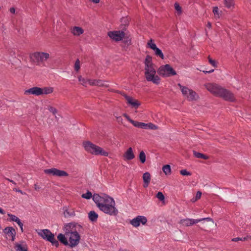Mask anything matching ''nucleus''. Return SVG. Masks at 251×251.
Listing matches in <instances>:
<instances>
[{"instance_id":"obj_11","label":"nucleus","mask_w":251,"mask_h":251,"mask_svg":"<svg viewBox=\"0 0 251 251\" xmlns=\"http://www.w3.org/2000/svg\"><path fill=\"white\" fill-rule=\"evenodd\" d=\"M107 35L111 39L118 42L123 39L125 36V33L122 30H117L109 31L107 33Z\"/></svg>"},{"instance_id":"obj_30","label":"nucleus","mask_w":251,"mask_h":251,"mask_svg":"<svg viewBox=\"0 0 251 251\" xmlns=\"http://www.w3.org/2000/svg\"><path fill=\"white\" fill-rule=\"evenodd\" d=\"M8 216L9 217L10 221L15 222L17 223L21 221L20 219L14 215L11 214H8Z\"/></svg>"},{"instance_id":"obj_13","label":"nucleus","mask_w":251,"mask_h":251,"mask_svg":"<svg viewBox=\"0 0 251 251\" xmlns=\"http://www.w3.org/2000/svg\"><path fill=\"white\" fill-rule=\"evenodd\" d=\"M45 173L47 174H51L53 176H68V174L63 170H60L56 168H51L45 170Z\"/></svg>"},{"instance_id":"obj_40","label":"nucleus","mask_w":251,"mask_h":251,"mask_svg":"<svg viewBox=\"0 0 251 251\" xmlns=\"http://www.w3.org/2000/svg\"><path fill=\"white\" fill-rule=\"evenodd\" d=\"M180 173L182 176H191V173L187 171L186 169L181 170L180 171Z\"/></svg>"},{"instance_id":"obj_58","label":"nucleus","mask_w":251,"mask_h":251,"mask_svg":"<svg viewBox=\"0 0 251 251\" xmlns=\"http://www.w3.org/2000/svg\"><path fill=\"white\" fill-rule=\"evenodd\" d=\"M0 213L2 214H4L5 213L4 210L1 208H0Z\"/></svg>"},{"instance_id":"obj_51","label":"nucleus","mask_w":251,"mask_h":251,"mask_svg":"<svg viewBox=\"0 0 251 251\" xmlns=\"http://www.w3.org/2000/svg\"><path fill=\"white\" fill-rule=\"evenodd\" d=\"M13 190L16 191V192H19V193H20L22 194H25V192H23L21 190H20V189H17V188H14V189H13Z\"/></svg>"},{"instance_id":"obj_27","label":"nucleus","mask_w":251,"mask_h":251,"mask_svg":"<svg viewBox=\"0 0 251 251\" xmlns=\"http://www.w3.org/2000/svg\"><path fill=\"white\" fill-rule=\"evenodd\" d=\"M177 85L179 87L180 89H181L182 94L184 96H187L189 93V91L190 90V89H188L186 87L182 86L180 83H178Z\"/></svg>"},{"instance_id":"obj_50","label":"nucleus","mask_w":251,"mask_h":251,"mask_svg":"<svg viewBox=\"0 0 251 251\" xmlns=\"http://www.w3.org/2000/svg\"><path fill=\"white\" fill-rule=\"evenodd\" d=\"M117 121L119 123L122 124L123 123V119L121 116L117 117Z\"/></svg>"},{"instance_id":"obj_22","label":"nucleus","mask_w":251,"mask_h":251,"mask_svg":"<svg viewBox=\"0 0 251 251\" xmlns=\"http://www.w3.org/2000/svg\"><path fill=\"white\" fill-rule=\"evenodd\" d=\"M63 214L65 217L69 218L75 216V212L73 209L69 210L66 207L64 209Z\"/></svg>"},{"instance_id":"obj_48","label":"nucleus","mask_w":251,"mask_h":251,"mask_svg":"<svg viewBox=\"0 0 251 251\" xmlns=\"http://www.w3.org/2000/svg\"><path fill=\"white\" fill-rule=\"evenodd\" d=\"M199 220H200V222L202 221H213L212 219L210 218V217L203 218H202V219H200Z\"/></svg>"},{"instance_id":"obj_46","label":"nucleus","mask_w":251,"mask_h":251,"mask_svg":"<svg viewBox=\"0 0 251 251\" xmlns=\"http://www.w3.org/2000/svg\"><path fill=\"white\" fill-rule=\"evenodd\" d=\"M88 81L91 85H96V79H88Z\"/></svg>"},{"instance_id":"obj_44","label":"nucleus","mask_w":251,"mask_h":251,"mask_svg":"<svg viewBox=\"0 0 251 251\" xmlns=\"http://www.w3.org/2000/svg\"><path fill=\"white\" fill-rule=\"evenodd\" d=\"M49 110L51 113H52L54 115H55L57 112V109L55 108L52 106H50L49 108Z\"/></svg>"},{"instance_id":"obj_10","label":"nucleus","mask_w":251,"mask_h":251,"mask_svg":"<svg viewBox=\"0 0 251 251\" xmlns=\"http://www.w3.org/2000/svg\"><path fill=\"white\" fill-rule=\"evenodd\" d=\"M109 90L110 91L114 92H116L117 93L120 94L121 95H122L123 97H124L125 99L126 100L127 103L129 104H130L133 107L137 108L141 104V103H140V102L138 100H134L132 97L127 96L126 94L125 93H124L121 91H119L118 90L114 91L113 90Z\"/></svg>"},{"instance_id":"obj_55","label":"nucleus","mask_w":251,"mask_h":251,"mask_svg":"<svg viewBox=\"0 0 251 251\" xmlns=\"http://www.w3.org/2000/svg\"><path fill=\"white\" fill-rule=\"evenodd\" d=\"M92 2L94 3H98L100 2V0H90Z\"/></svg>"},{"instance_id":"obj_52","label":"nucleus","mask_w":251,"mask_h":251,"mask_svg":"<svg viewBox=\"0 0 251 251\" xmlns=\"http://www.w3.org/2000/svg\"><path fill=\"white\" fill-rule=\"evenodd\" d=\"M9 11L12 13V14H14L15 13V9L14 8V7H11L10 9H9Z\"/></svg>"},{"instance_id":"obj_29","label":"nucleus","mask_w":251,"mask_h":251,"mask_svg":"<svg viewBox=\"0 0 251 251\" xmlns=\"http://www.w3.org/2000/svg\"><path fill=\"white\" fill-rule=\"evenodd\" d=\"M96 86H98L100 87H108V85L105 84V82L104 81H103L102 80L100 79H96Z\"/></svg>"},{"instance_id":"obj_49","label":"nucleus","mask_w":251,"mask_h":251,"mask_svg":"<svg viewBox=\"0 0 251 251\" xmlns=\"http://www.w3.org/2000/svg\"><path fill=\"white\" fill-rule=\"evenodd\" d=\"M17 224L20 226L21 232H24V229H23V224L22 223L21 221H20L19 223H17Z\"/></svg>"},{"instance_id":"obj_2","label":"nucleus","mask_w":251,"mask_h":251,"mask_svg":"<svg viewBox=\"0 0 251 251\" xmlns=\"http://www.w3.org/2000/svg\"><path fill=\"white\" fill-rule=\"evenodd\" d=\"M207 90L216 97L223 98L226 101H234L235 98L234 94L230 91L216 83H207L205 85Z\"/></svg>"},{"instance_id":"obj_6","label":"nucleus","mask_w":251,"mask_h":251,"mask_svg":"<svg viewBox=\"0 0 251 251\" xmlns=\"http://www.w3.org/2000/svg\"><path fill=\"white\" fill-rule=\"evenodd\" d=\"M50 57V55L49 53L42 51H36L31 53L29 55L31 62L37 65L44 64Z\"/></svg>"},{"instance_id":"obj_26","label":"nucleus","mask_w":251,"mask_h":251,"mask_svg":"<svg viewBox=\"0 0 251 251\" xmlns=\"http://www.w3.org/2000/svg\"><path fill=\"white\" fill-rule=\"evenodd\" d=\"M134 126L138 128L147 129V124L144 123L136 121Z\"/></svg>"},{"instance_id":"obj_20","label":"nucleus","mask_w":251,"mask_h":251,"mask_svg":"<svg viewBox=\"0 0 251 251\" xmlns=\"http://www.w3.org/2000/svg\"><path fill=\"white\" fill-rule=\"evenodd\" d=\"M84 30L79 26H74L72 30V33L75 36H79L82 34Z\"/></svg>"},{"instance_id":"obj_36","label":"nucleus","mask_w":251,"mask_h":251,"mask_svg":"<svg viewBox=\"0 0 251 251\" xmlns=\"http://www.w3.org/2000/svg\"><path fill=\"white\" fill-rule=\"evenodd\" d=\"M208 60L209 63L214 67L216 68L217 67V65L216 63V62L215 60L212 59L209 56L208 57Z\"/></svg>"},{"instance_id":"obj_21","label":"nucleus","mask_w":251,"mask_h":251,"mask_svg":"<svg viewBox=\"0 0 251 251\" xmlns=\"http://www.w3.org/2000/svg\"><path fill=\"white\" fill-rule=\"evenodd\" d=\"M89 220L93 222H96L98 218V215L94 211H90L88 213Z\"/></svg>"},{"instance_id":"obj_19","label":"nucleus","mask_w":251,"mask_h":251,"mask_svg":"<svg viewBox=\"0 0 251 251\" xmlns=\"http://www.w3.org/2000/svg\"><path fill=\"white\" fill-rule=\"evenodd\" d=\"M143 179L144 181V187L147 188L148 187L151 181V175L149 172H146L143 174Z\"/></svg>"},{"instance_id":"obj_1","label":"nucleus","mask_w":251,"mask_h":251,"mask_svg":"<svg viewBox=\"0 0 251 251\" xmlns=\"http://www.w3.org/2000/svg\"><path fill=\"white\" fill-rule=\"evenodd\" d=\"M93 200L100 210L110 216H117L118 210L115 207L114 199L106 195L102 196L98 194L93 196Z\"/></svg>"},{"instance_id":"obj_45","label":"nucleus","mask_w":251,"mask_h":251,"mask_svg":"<svg viewBox=\"0 0 251 251\" xmlns=\"http://www.w3.org/2000/svg\"><path fill=\"white\" fill-rule=\"evenodd\" d=\"M213 12L215 15H217L219 16L218 8V7H214L213 9Z\"/></svg>"},{"instance_id":"obj_34","label":"nucleus","mask_w":251,"mask_h":251,"mask_svg":"<svg viewBox=\"0 0 251 251\" xmlns=\"http://www.w3.org/2000/svg\"><path fill=\"white\" fill-rule=\"evenodd\" d=\"M147 129L156 130L158 129V126L152 123H150L147 124Z\"/></svg>"},{"instance_id":"obj_37","label":"nucleus","mask_w":251,"mask_h":251,"mask_svg":"<svg viewBox=\"0 0 251 251\" xmlns=\"http://www.w3.org/2000/svg\"><path fill=\"white\" fill-rule=\"evenodd\" d=\"M156 197L158 198L160 201H163L165 199L163 193L161 192H159L157 193Z\"/></svg>"},{"instance_id":"obj_18","label":"nucleus","mask_w":251,"mask_h":251,"mask_svg":"<svg viewBox=\"0 0 251 251\" xmlns=\"http://www.w3.org/2000/svg\"><path fill=\"white\" fill-rule=\"evenodd\" d=\"M58 240L63 245L65 246L69 245V243L68 241V238L67 237L66 235V232L64 234L62 233H59L57 236Z\"/></svg>"},{"instance_id":"obj_59","label":"nucleus","mask_w":251,"mask_h":251,"mask_svg":"<svg viewBox=\"0 0 251 251\" xmlns=\"http://www.w3.org/2000/svg\"><path fill=\"white\" fill-rule=\"evenodd\" d=\"M119 251H129L125 250V249H120Z\"/></svg>"},{"instance_id":"obj_8","label":"nucleus","mask_w":251,"mask_h":251,"mask_svg":"<svg viewBox=\"0 0 251 251\" xmlns=\"http://www.w3.org/2000/svg\"><path fill=\"white\" fill-rule=\"evenodd\" d=\"M39 234L44 239H46L49 242H50L52 246L56 247L59 246V243L54 237V235L51 232V231L48 229H43L39 233Z\"/></svg>"},{"instance_id":"obj_35","label":"nucleus","mask_w":251,"mask_h":251,"mask_svg":"<svg viewBox=\"0 0 251 251\" xmlns=\"http://www.w3.org/2000/svg\"><path fill=\"white\" fill-rule=\"evenodd\" d=\"M175 8L177 11L178 14L180 15L182 13V9L181 6L177 2L175 3Z\"/></svg>"},{"instance_id":"obj_7","label":"nucleus","mask_w":251,"mask_h":251,"mask_svg":"<svg viewBox=\"0 0 251 251\" xmlns=\"http://www.w3.org/2000/svg\"><path fill=\"white\" fill-rule=\"evenodd\" d=\"M53 88L51 87H46L40 88L33 87L25 91V95H33L35 96H40L42 95H48L53 92Z\"/></svg>"},{"instance_id":"obj_57","label":"nucleus","mask_w":251,"mask_h":251,"mask_svg":"<svg viewBox=\"0 0 251 251\" xmlns=\"http://www.w3.org/2000/svg\"><path fill=\"white\" fill-rule=\"evenodd\" d=\"M206 26L208 28H210L211 27V24L210 22H208Z\"/></svg>"},{"instance_id":"obj_12","label":"nucleus","mask_w":251,"mask_h":251,"mask_svg":"<svg viewBox=\"0 0 251 251\" xmlns=\"http://www.w3.org/2000/svg\"><path fill=\"white\" fill-rule=\"evenodd\" d=\"M147 47L152 50L154 51L156 56L160 57L163 59L164 58L163 52L161 50L156 47V44L153 42V40L151 39L147 43Z\"/></svg>"},{"instance_id":"obj_33","label":"nucleus","mask_w":251,"mask_h":251,"mask_svg":"<svg viewBox=\"0 0 251 251\" xmlns=\"http://www.w3.org/2000/svg\"><path fill=\"white\" fill-rule=\"evenodd\" d=\"M81 197L84 199L89 200L92 197V194L90 191H87L86 193L83 194Z\"/></svg>"},{"instance_id":"obj_23","label":"nucleus","mask_w":251,"mask_h":251,"mask_svg":"<svg viewBox=\"0 0 251 251\" xmlns=\"http://www.w3.org/2000/svg\"><path fill=\"white\" fill-rule=\"evenodd\" d=\"M187 97L189 100H194L197 99V95L195 92L190 89Z\"/></svg>"},{"instance_id":"obj_4","label":"nucleus","mask_w":251,"mask_h":251,"mask_svg":"<svg viewBox=\"0 0 251 251\" xmlns=\"http://www.w3.org/2000/svg\"><path fill=\"white\" fill-rule=\"evenodd\" d=\"M74 226L70 224L66 227V235L68 238L69 246L73 248L76 246L79 243L80 236L75 229H73Z\"/></svg>"},{"instance_id":"obj_43","label":"nucleus","mask_w":251,"mask_h":251,"mask_svg":"<svg viewBox=\"0 0 251 251\" xmlns=\"http://www.w3.org/2000/svg\"><path fill=\"white\" fill-rule=\"evenodd\" d=\"M248 238V236H247V237H244V238L237 237V238H233L232 239V241H235V242L238 241H245Z\"/></svg>"},{"instance_id":"obj_14","label":"nucleus","mask_w":251,"mask_h":251,"mask_svg":"<svg viewBox=\"0 0 251 251\" xmlns=\"http://www.w3.org/2000/svg\"><path fill=\"white\" fill-rule=\"evenodd\" d=\"M147 222L146 217L143 216H138L136 218L131 220L130 223L134 227H137L140 226V223L145 225Z\"/></svg>"},{"instance_id":"obj_16","label":"nucleus","mask_w":251,"mask_h":251,"mask_svg":"<svg viewBox=\"0 0 251 251\" xmlns=\"http://www.w3.org/2000/svg\"><path fill=\"white\" fill-rule=\"evenodd\" d=\"M200 222V220L198 219H193L186 218L182 219L180 221L179 223L183 226H191L195 224H197Z\"/></svg>"},{"instance_id":"obj_56","label":"nucleus","mask_w":251,"mask_h":251,"mask_svg":"<svg viewBox=\"0 0 251 251\" xmlns=\"http://www.w3.org/2000/svg\"><path fill=\"white\" fill-rule=\"evenodd\" d=\"M6 179L8 181L12 182L13 184L16 185V183L13 180L10 179L9 178H6Z\"/></svg>"},{"instance_id":"obj_53","label":"nucleus","mask_w":251,"mask_h":251,"mask_svg":"<svg viewBox=\"0 0 251 251\" xmlns=\"http://www.w3.org/2000/svg\"><path fill=\"white\" fill-rule=\"evenodd\" d=\"M34 188L36 190H39L40 189V187L37 184H35L34 185Z\"/></svg>"},{"instance_id":"obj_47","label":"nucleus","mask_w":251,"mask_h":251,"mask_svg":"<svg viewBox=\"0 0 251 251\" xmlns=\"http://www.w3.org/2000/svg\"><path fill=\"white\" fill-rule=\"evenodd\" d=\"M124 43L127 44H130L131 43V39L129 38L128 37L124 38Z\"/></svg>"},{"instance_id":"obj_24","label":"nucleus","mask_w":251,"mask_h":251,"mask_svg":"<svg viewBox=\"0 0 251 251\" xmlns=\"http://www.w3.org/2000/svg\"><path fill=\"white\" fill-rule=\"evenodd\" d=\"M193 154L195 156V157L198 158H202L205 160H207L209 159V156L207 155H206L203 153L197 152L195 151H193Z\"/></svg>"},{"instance_id":"obj_41","label":"nucleus","mask_w":251,"mask_h":251,"mask_svg":"<svg viewBox=\"0 0 251 251\" xmlns=\"http://www.w3.org/2000/svg\"><path fill=\"white\" fill-rule=\"evenodd\" d=\"M78 80L83 85H85L88 81V80L83 78L81 76L78 77Z\"/></svg>"},{"instance_id":"obj_39","label":"nucleus","mask_w":251,"mask_h":251,"mask_svg":"<svg viewBox=\"0 0 251 251\" xmlns=\"http://www.w3.org/2000/svg\"><path fill=\"white\" fill-rule=\"evenodd\" d=\"M80 69V61L78 59H77L75 62V70L76 71H78Z\"/></svg>"},{"instance_id":"obj_60","label":"nucleus","mask_w":251,"mask_h":251,"mask_svg":"<svg viewBox=\"0 0 251 251\" xmlns=\"http://www.w3.org/2000/svg\"><path fill=\"white\" fill-rule=\"evenodd\" d=\"M192 200H195V198H193L192 200H191V201H192Z\"/></svg>"},{"instance_id":"obj_42","label":"nucleus","mask_w":251,"mask_h":251,"mask_svg":"<svg viewBox=\"0 0 251 251\" xmlns=\"http://www.w3.org/2000/svg\"><path fill=\"white\" fill-rule=\"evenodd\" d=\"M201 194L202 193L201 192L198 191L196 194V197H195V200H192V202H195L198 200L200 199L201 196Z\"/></svg>"},{"instance_id":"obj_32","label":"nucleus","mask_w":251,"mask_h":251,"mask_svg":"<svg viewBox=\"0 0 251 251\" xmlns=\"http://www.w3.org/2000/svg\"><path fill=\"white\" fill-rule=\"evenodd\" d=\"M139 159L142 163H144L146 161V154L144 151H141L139 154Z\"/></svg>"},{"instance_id":"obj_9","label":"nucleus","mask_w":251,"mask_h":251,"mask_svg":"<svg viewBox=\"0 0 251 251\" xmlns=\"http://www.w3.org/2000/svg\"><path fill=\"white\" fill-rule=\"evenodd\" d=\"M157 73L163 77H169L176 74V72L169 64L160 66L157 70Z\"/></svg>"},{"instance_id":"obj_5","label":"nucleus","mask_w":251,"mask_h":251,"mask_svg":"<svg viewBox=\"0 0 251 251\" xmlns=\"http://www.w3.org/2000/svg\"><path fill=\"white\" fill-rule=\"evenodd\" d=\"M83 146L85 150L94 155H101L104 156H107L108 153L104 151L101 148L93 144L90 141H87L83 143Z\"/></svg>"},{"instance_id":"obj_3","label":"nucleus","mask_w":251,"mask_h":251,"mask_svg":"<svg viewBox=\"0 0 251 251\" xmlns=\"http://www.w3.org/2000/svg\"><path fill=\"white\" fill-rule=\"evenodd\" d=\"M145 76L147 81H151L155 84L160 82V78L156 75V67L152 61V57L147 55L145 62Z\"/></svg>"},{"instance_id":"obj_25","label":"nucleus","mask_w":251,"mask_h":251,"mask_svg":"<svg viewBox=\"0 0 251 251\" xmlns=\"http://www.w3.org/2000/svg\"><path fill=\"white\" fill-rule=\"evenodd\" d=\"M15 249L16 251H27V248L26 246H22L21 244L18 243L15 244Z\"/></svg>"},{"instance_id":"obj_15","label":"nucleus","mask_w":251,"mask_h":251,"mask_svg":"<svg viewBox=\"0 0 251 251\" xmlns=\"http://www.w3.org/2000/svg\"><path fill=\"white\" fill-rule=\"evenodd\" d=\"M3 232L7 236V238H10L12 241H14L15 238L16 232L15 229L12 226L6 227L3 230Z\"/></svg>"},{"instance_id":"obj_28","label":"nucleus","mask_w":251,"mask_h":251,"mask_svg":"<svg viewBox=\"0 0 251 251\" xmlns=\"http://www.w3.org/2000/svg\"><path fill=\"white\" fill-rule=\"evenodd\" d=\"M162 170L166 175H170L171 173V167L169 165H164L162 168Z\"/></svg>"},{"instance_id":"obj_54","label":"nucleus","mask_w":251,"mask_h":251,"mask_svg":"<svg viewBox=\"0 0 251 251\" xmlns=\"http://www.w3.org/2000/svg\"><path fill=\"white\" fill-rule=\"evenodd\" d=\"M213 72H214V70L212 69V70H211L210 71H203V72L205 74H206V73H212Z\"/></svg>"},{"instance_id":"obj_17","label":"nucleus","mask_w":251,"mask_h":251,"mask_svg":"<svg viewBox=\"0 0 251 251\" xmlns=\"http://www.w3.org/2000/svg\"><path fill=\"white\" fill-rule=\"evenodd\" d=\"M125 160H130L135 158V155L133 153L132 148H129L123 155Z\"/></svg>"},{"instance_id":"obj_31","label":"nucleus","mask_w":251,"mask_h":251,"mask_svg":"<svg viewBox=\"0 0 251 251\" xmlns=\"http://www.w3.org/2000/svg\"><path fill=\"white\" fill-rule=\"evenodd\" d=\"M224 2L225 6L228 8H231L234 5L233 0H225Z\"/></svg>"},{"instance_id":"obj_38","label":"nucleus","mask_w":251,"mask_h":251,"mask_svg":"<svg viewBox=\"0 0 251 251\" xmlns=\"http://www.w3.org/2000/svg\"><path fill=\"white\" fill-rule=\"evenodd\" d=\"M130 123H131L133 126L135 123V121L131 119L130 117L126 113H124L123 115Z\"/></svg>"}]
</instances>
